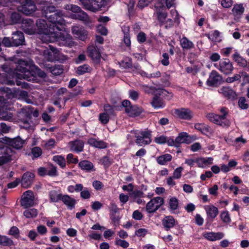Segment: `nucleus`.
I'll use <instances>...</instances> for the list:
<instances>
[{
  "instance_id": "42",
  "label": "nucleus",
  "mask_w": 249,
  "mask_h": 249,
  "mask_svg": "<svg viewBox=\"0 0 249 249\" xmlns=\"http://www.w3.org/2000/svg\"><path fill=\"white\" fill-rule=\"evenodd\" d=\"M194 127L196 130H198L204 135H206L210 132V127L204 124H196Z\"/></svg>"
},
{
  "instance_id": "22",
  "label": "nucleus",
  "mask_w": 249,
  "mask_h": 249,
  "mask_svg": "<svg viewBox=\"0 0 249 249\" xmlns=\"http://www.w3.org/2000/svg\"><path fill=\"white\" fill-rule=\"evenodd\" d=\"M205 209L207 215V220H210L211 222H213L218 214V208L212 205L206 206Z\"/></svg>"
},
{
  "instance_id": "23",
  "label": "nucleus",
  "mask_w": 249,
  "mask_h": 249,
  "mask_svg": "<svg viewBox=\"0 0 249 249\" xmlns=\"http://www.w3.org/2000/svg\"><path fill=\"white\" fill-rule=\"evenodd\" d=\"M72 33L74 36L82 41H85L87 37V32L81 27L73 26L71 29Z\"/></svg>"
},
{
  "instance_id": "54",
  "label": "nucleus",
  "mask_w": 249,
  "mask_h": 249,
  "mask_svg": "<svg viewBox=\"0 0 249 249\" xmlns=\"http://www.w3.org/2000/svg\"><path fill=\"white\" fill-rule=\"evenodd\" d=\"M10 18L13 24L19 23L23 21L21 19V15L17 12L12 13Z\"/></svg>"
},
{
  "instance_id": "14",
  "label": "nucleus",
  "mask_w": 249,
  "mask_h": 249,
  "mask_svg": "<svg viewBox=\"0 0 249 249\" xmlns=\"http://www.w3.org/2000/svg\"><path fill=\"white\" fill-rule=\"evenodd\" d=\"M22 26L25 32L29 35L36 34V29L33 20L27 18L22 21Z\"/></svg>"
},
{
  "instance_id": "13",
  "label": "nucleus",
  "mask_w": 249,
  "mask_h": 249,
  "mask_svg": "<svg viewBox=\"0 0 249 249\" xmlns=\"http://www.w3.org/2000/svg\"><path fill=\"white\" fill-rule=\"evenodd\" d=\"M3 143H5L10 146L16 149H20L22 146L24 142V141L21 139V138L19 137H17L13 139H11L8 137H5L3 139Z\"/></svg>"
},
{
  "instance_id": "3",
  "label": "nucleus",
  "mask_w": 249,
  "mask_h": 249,
  "mask_svg": "<svg viewBox=\"0 0 249 249\" xmlns=\"http://www.w3.org/2000/svg\"><path fill=\"white\" fill-rule=\"evenodd\" d=\"M46 76V73L35 65L31 64L30 69L27 73L25 74L24 79L28 81L37 82L38 77L45 78Z\"/></svg>"
},
{
  "instance_id": "51",
  "label": "nucleus",
  "mask_w": 249,
  "mask_h": 249,
  "mask_svg": "<svg viewBox=\"0 0 249 249\" xmlns=\"http://www.w3.org/2000/svg\"><path fill=\"white\" fill-rule=\"evenodd\" d=\"M119 64L122 67L125 69L132 68L133 67L132 58L129 57L122 60Z\"/></svg>"
},
{
  "instance_id": "53",
  "label": "nucleus",
  "mask_w": 249,
  "mask_h": 249,
  "mask_svg": "<svg viewBox=\"0 0 249 249\" xmlns=\"http://www.w3.org/2000/svg\"><path fill=\"white\" fill-rule=\"evenodd\" d=\"M20 75V76H19V78H15V83H16L17 86H20L23 89H28L30 88L29 84L26 82L21 81V77L24 78V76L21 74Z\"/></svg>"
},
{
  "instance_id": "21",
  "label": "nucleus",
  "mask_w": 249,
  "mask_h": 249,
  "mask_svg": "<svg viewBox=\"0 0 249 249\" xmlns=\"http://www.w3.org/2000/svg\"><path fill=\"white\" fill-rule=\"evenodd\" d=\"M87 53L89 57L93 60L99 63L101 59V54L99 50L94 46H89L87 48Z\"/></svg>"
},
{
  "instance_id": "36",
  "label": "nucleus",
  "mask_w": 249,
  "mask_h": 249,
  "mask_svg": "<svg viewBox=\"0 0 249 249\" xmlns=\"http://www.w3.org/2000/svg\"><path fill=\"white\" fill-rule=\"evenodd\" d=\"M189 136L186 132H181L178 134V136L175 139V142L177 145L176 147H179L180 144L186 143L188 141Z\"/></svg>"
},
{
  "instance_id": "48",
  "label": "nucleus",
  "mask_w": 249,
  "mask_h": 249,
  "mask_svg": "<svg viewBox=\"0 0 249 249\" xmlns=\"http://www.w3.org/2000/svg\"><path fill=\"white\" fill-rule=\"evenodd\" d=\"M91 69L89 65L84 64L77 67L76 73L79 75H83L86 72H90Z\"/></svg>"
},
{
  "instance_id": "62",
  "label": "nucleus",
  "mask_w": 249,
  "mask_h": 249,
  "mask_svg": "<svg viewBox=\"0 0 249 249\" xmlns=\"http://www.w3.org/2000/svg\"><path fill=\"white\" fill-rule=\"evenodd\" d=\"M241 81V75L239 74H235L232 77H228L226 79V82L228 83H231L235 81Z\"/></svg>"
},
{
  "instance_id": "10",
  "label": "nucleus",
  "mask_w": 249,
  "mask_h": 249,
  "mask_svg": "<svg viewBox=\"0 0 249 249\" xmlns=\"http://www.w3.org/2000/svg\"><path fill=\"white\" fill-rule=\"evenodd\" d=\"M174 115L182 120L190 121L193 118V112L188 108L181 107L174 109Z\"/></svg>"
},
{
  "instance_id": "57",
  "label": "nucleus",
  "mask_w": 249,
  "mask_h": 249,
  "mask_svg": "<svg viewBox=\"0 0 249 249\" xmlns=\"http://www.w3.org/2000/svg\"><path fill=\"white\" fill-rule=\"evenodd\" d=\"M104 110L105 111V113L108 114V115L113 116L115 115V111L113 107L109 104L104 105Z\"/></svg>"
},
{
  "instance_id": "15",
  "label": "nucleus",
  "mask_w": 249,
  "mask_h": 249,
  "mask_svg": "<svg viewBox=\"0 0 249 249\" xmlns=\"http://www.w3.org/2000/svg\"><path fill=\"white\" fill-rule=\"evenodd\" d=\"M14 64L16 71L17 73L18 71L23 73L24 77H25V74L27 73L28 70L30 69V67L31 65L29 62L23 59H19L17 63Z\"/></svg>"
},
{
  "instance_id": "9",
  "label": "nucleus",
  "mask_w": 249,
  "mask_h": 249,
  "mask_svg": "<svg viewBox=\"0 0 249 249\" xmlns=\"http://www.w3.org/2000/svg\"><path fill=\"white\" fill-rule=\"evenodd\" d=\"M223 83L222 76L216 71L213 70L209 74L206 81L207 85L209 87H217Z\"/></svg>"
},
{
  "instance_id": "37",
  "label": "nucleus",
  "mask_w": 249,
  "mask_h": 249,
  "mask_svg": "<svg viewBox=\"0 0 249 249\" xmlns=\"http://www.w3.org/2000/svg\"><path fill=\"white\" fill-rule=\"evenodd\" d=\"M180 45L183 50H188L195 47L194 44L186 37H183L180 41Z\"/></svg>"
},
{
  "instance_id": "58",
  "label": "nucleus",
  "mask_w": 249,
  "mask_h": 249,
  "mask_svg": "<svg viewBox=\"0 0 249 249\" xmlns=\"http://www.w3.org/2000/svg\"><path fill=\"white\" fill-rule=\"evenodd\" d=\"M130 196L131 197L135 199L137 198H142L145 196L143 192L141 190H133Z\"/></svg>"
},
{
  "instance_id": "19",
  "label": "nucleus",
  "mask_w": 249,
  "mask_h": 249,
  "mask_svg": "<svg viewBox=\"0 0 249 249\" xmlns=\"http://www.w3.org/2000/svg\"><path fill=\"white\" fill-rule=\"evenodd\" d=\"M1 69L3 73L9 74L10 76H12V77H18V76H20V74H18L16 71L14 64L13 63H5L1 66Z\"/></svg>"
},
{
  "instance_id": "45",
  "label": "nucleus",
  "mask_w": 249,
  "mask_h": 249,
  "mask_svg": "<svg viewBox=\"0 0 249 249\" xmlns=\"http://www.w3.org/2000/svg\"><path fill=\"white\" fill-rule=\"evenodd\" d=\"M124 33V42L125 45L130 47L131 46V40L129 35V29L128 27H124V29H123Z\"/></svg>"
},
{
  "instance_id": "24",
  "label": "nucleus",
  "mask_w": 249,
  "mask_h": 249,
  "mask_svg": "<svg viewBox=\"0 0 249 249\" xmlns=\"http://www.w3.org/2000/svg\"><path fill=\"white\" fill-rule=\"evenodd\" d=\"M87 144L91 146L98 149H105L107 147V143L103 140L94 138H90L87 141Z\"/></svg>"
},
{
  "instance_id": "2",
  "label": "nucleus",
  "mask_w": 249,
  "mask_h": 249,
  "mask_svg": "<svg viewBox=\"0 0 249 249\" xmlns=\"http://www.w3.org/2000/svg\"><path fill=\"white\" fill-rule=\"evenodd\" d=\"M173 0H158L155 4L154 15L160 27L167 19L168 16L167 9L173 6Z\"/></svg>"
},
{
  "instance_id": "20",
  "label": "nucleus",
  "mask_w": 249,
  "mask_h": 249,
  "mask_svg": "<svg viewBox=\"0 0 249 249\" xmlns=\"http://www.w3.org/2000/svg\"><path fill=\"white\" fill-rule=\"evenodd\" d=\"M221 92L228 99L234 101L237 99V94L232 89L229 87H223L221 89Z\"/></svg>"
},
{
  "instance_id": "46",
  "label": "nucleus",
  "mask_w": 249,
  "mask_h": 249,
  "mask_svg": "<svg viewBox=\"0 0 249 249\" xmlns=\"http://www.w3.org/2000/svg\"><path fill=\"white\" fill-rule=\"evenodd\" d=\"M38 214V211L35 208L28 209L24 211L23 215L27 218L36 217Z\"/></svg>"
},
{
  "instance_id": "55",
  "label": "nucleus",
  "mask_w": 249,
  "mask_h": 249,
  "mask_svg": "<svg viewBox=\"0 0 249 249\" xmlns=\"http://www.w3.org/2000/svg\"><path fill=\"white\" fill-rule=\"evenodd\" d=\"M207 117L211 122L220 125V122L219 120V115L214 114L213 113H209L207 115Z\"/></svg>"
},
{
  "instance_id": "17",
  "label": "nucleus",
  "mask_w": 249,
  "mask_h": 249,
  "mask_svg": "<svg viewBox=\"0 0 249 249\" xmlns=\"http://www.w3.org/2000/svg\"><path fill=\"white\" fill-rule=\"evenodd\" d=\"M11 39L14 47L23 45L25 42L24 34L21 31H18L13 33Z\"/></svg>"
},
{
  "instance_id": "52",
  "label": "nucleus",
  "mask_w": 249,
  "mask_h": 249,
  "mask_svg": "<svg viewBox=\"0 0 249 249\" xmlns=\"http://www.w3.org/2000/svg\"><path fill=\"white\" fill-rule=\"evenodd\" d=\"M249 100H247L245 97H241L238 100V105L242 109H247L249 107Z\"/></svg>"
},
{
  "instance_id": "64",
  "label": "nucleus",
  "mask_w": 249,
  "mask_h": 249,
  "mask_svg": "<svg viewBox=\"0 0 249 249\" xmlns=\"http://www.w3.org/2000/svg\"><path fill=\"white\" fill-rule=\"evenodd\" d=\"M151 199L154 202L155 206L159 207V209L164 204V199L161 197L157 196L153 198H152Z\"/></svg>"
},
{
  "instance_id": "12",
  "label": "nucleus",
  "mask_w": 249,
  "mask_h": 249,
  "mask_svg": "<svg viewBox=\"0 0 249 249\" xmlns=\"http://www.w3.org/2000/svg\"><path fill=\"white\" fill-rule=\"evenodd\" d=\"M23 196L21 199V205L25 208L32 206L35 198L33 192L31 190L26 191L23 193Z\"/></svg>"
},
{
  "instance_id": "25",
  "label": "nucleus",
  "mask_w": 249,
  "mask_h": 249,
  "mask_svg": "<svg viewBox=\"0 0 249 249\" xmlns=\"http://www.w3.org/2000/svg\"><path fill=\"white\" fill-rule=\"evenodd\" d=\"M203 236L204 238L210 241H215L219 240L224 237V234L223 232H205L203 233Z\"/></svg>"
},
{
  "instance_id": "38",
  "label": "nucleus",
  "mask_w": 249,
  "mask_h": 249,
  "mask_svg": "<svg viewBox=\"0 0 249 249\" xmlns=\"http://www.w3.org/2000/svg\"><path fill=\"white\" fill-rule=\"evenodd\" d=\"M169 210L171 213H175L176 211L179 208V201L176 197H172L169 201Z\"/></svg>"
},
{
  "instance_id": "1",
  "label": "nucleus",
  "mask_w": 249,
  "mask_h": 249,
  "mask_svg": "<svg viewBox=\"0 0 249 249\" xmlns=\"http://www.w3.org/2000/svg\"><path fill=\"white\" fill-rule=\"evenodd\" d=\"M38 8L42 17L47 18L50 23L48 24L44 19H37L36 22V34L49 35L57 40L70 38V35L64 32L65 20L61 11H56L55 6L47 3H40Z\"/></svg>"
},
{
  "instance_id": "41",
  "label": "nucleus",
  "mask_w": 249,
  "mask_h": 249,
  "mask_svg": "<svg viewBox=\"0 0 249 249\" xmlns=\"http://www.w3.org/2000/svg\"><path fill=\"white\" fill-rule=\"evenodd\" d=\"M50 71L54 75H60L64 72V66L62 64L54 65L50 68Z\"/></svg>"
},
{
  "instance_id": "16",
  "label": "nucleus",
  "mask_w": 249,
  "mask_h": 249,
  "mask_svg": "<svg viewBox=\"0 0 249 249\" xmlns=\"http://www.w3.org/2000/svg\"><path fill=\"white\" fill-rule=\"evenodd\" d=\"M35 177V174L32 172L27 171L24 173L20 179L22 187L25 188L30 187L33 182Z\"/></svg>"
},
{
  "instance_id": "35",
  "label": "nucleus",
  "mask_w": 249,
  "mask_h": 249,
  "mask_svg": "<svg viewBox=\"0 0 249 249\" xmlns=\"http://www.w3.org/2000/svg\"><path fill=\"white\" fill-rule=\"evenodd\" d=\"M6 147L4 146L0 147V153L4 155L0 157V165H2L11 160V156L7 153Z\"/></svg>"
},
{
  "instance_id": "5",
  "label": "nucleus",
  "mask_w": 249,
  "mask_h": 249,
  "mask_svg": "<svg viewBox=\"0 0 249 249\" xmlns=\"http://www.w3.org/2000/svg\"><path fill=\"white\" fill-rule=\"evenodd\" d=\"M122 105L125 108V112L131 117H135L139 116L143 111L142 107L137 105H132L131 102L127 100H124Z\"/></svg>"
},
{
  "instance_id": "26",
  "label": "nucleus",
  "mask_w": 249,
  "mask_h": 249,
  "mask_svg": "<svg viewBox=\"0 0 249 249\" xmlns=\"http://www.w3.org/2000/svg\"><path fill=\"white\" fill-rule=\"evenodd\" d=\"M70 145L71 151L79 153L84 150V143L81 140H76L70 142Z\"/></svg>"
},
{
  "instance_id": "29",
  "label": "nucleus",
  "mask_w": 249,
  "mask_h": 249,
  "mask_svg": "<svg viewBox=\"0 0 249 249\" xmlns=\"http://www.w3.org/2000/svg\"><path fill=\"white\" fill-rule=\"evenodd\" d=\"M232 58L234 62L237 63L238 66L244 68L247 67V60L243 57L237 52H235L232 55Z\"/></svg>"
},
{
  "instance_id": "4",
  "label": "nucleus",
  "mask_w": 249,
  "mask_h": 249,
  "mask_svg": "<svg viewBox=\"0 0 249 249\" xmlns=\"http://www.w3.org/2000/svg\"><path fill=\"white\" fill-rule=\"evenodd\" d=\"M151 132L150 131H136L135 137L136 138L135 143L139 145L149 144L151 142Z\"/></svg>"
},
{
  "instance_id": "30",
  "label": "nucleus",
  "mask_w": 249,
  "mask_h": 249,
  "mask_svg": "<svg viewBox=\"0 0 249 249\" xmlns=\"http://www.w3.org/2000/svg\"><path fill=\"white\" fill-rule=\"evenodd\" d=\"M18 77H12L10 76V74L7 73H0V82L2 84H5L7 85H15V78H19Z\"/></svg>"
},
{
  "instance_id": "32",
  "label": "nucleus",
  "mask_w": 249,
  "mask_h": 249,
  "mask_svg": "<svg viewBox=\"0 0 249 249\" xmlns=\"http://www.w3.org/2000/svg\"><path fill=\"white\" fill-rule=\"evenodd\" d=\"M151 104L154 108H162L165 106V104L162 98L155 95L153 97Z\"/></svg>"
},
{
  "instance_id": "60",
  "label": "nucleus",
  "mask_w": 249,
  "mask_h": 249,
  "mask_svg": "<svg viewBox=\"0 0 249 249\" xmlns=\"http://www.w3.org/2000/svg\"><path fill=\"white\" fill-rule=\"evenodd\" d=\"M67 162L69 164L73 163L77 164L79 163V160L77 157H74V155L72 153H69L67 155Z\"/></svg>"
},
{
  "instance_id": "18",
  "label": "nucleus",
  "mask_w": 249,
  "mask_h": 249,
  "mask_svg": "<svg viewBox=\"0 0 249 249\" xmlns=\"http://www.w3.org/2000/svg\"><path fill=\"white\" fill-rule=\"evenodd\" d=\"M71 17L73 19H78L82 21L85 25H90L92 22L88 14L81 10L80 12L76 14H72Z\"/></svg>"
},
{
  "instance_id": "47",
  "label": "nucleus",
  "mask_w": 249,
  "mask_h": 249,
  "mask_svg": "<svg viewBox=\"0 0 249 249\" xmlns=\"http://www.w3.org/2000/svg\"><path fill=\"white\" fill-rule=\"evenodd\" d=\"M206 36L210 40L213 42H219L220 40L219 39L220 36V32L218 30H214L211 34H206Z\"/></svg>"
},
{
  "instance_id": "33",
  "label": "nucleus",
  "mask_w": 249,
  "mask_h": 249,
  "mask_svg": "<svg viewBox=\"0 0 249 249\" xmlns=\"http://www.w3.org/2000/svg\"><path fill=\"white\" fill-rule=\"evenodd\" d=\"M79 167L87 172H91L94 168L93 164L88 160H83L78 163Z\"/></svg>"
},
{
  "instance_id": "31",
  "label": "nucleus",
  "mask_w": 249,
  "mask_h": 249,
  "mask_svg": "<svg viewBox=\"0 0 249 249\" xmlns=\"http://www.w3.org/2000/svg\"><path fill=\"white\" fill-rule=\"evenodd\" d=\"M62 198L61 201L67 206L68 209L71 210L75 208L76 200L74 198L68 195H64Z\"/></svg>"
},
{
  "instance_id": "27",
  "label": "nucleus",
  "mask_w": 249,
  "mask_h": 249,
  "mask_svg": "<svg viewBox=\"0 0 249 249\" xmlns=\"http://www.w3.org/2000/svg\"><path fill=\"white\" fill-rule=\"evenodd\" d=\"M176 222L173 216L168 215L162 220V225L166 231H168L175 226Z\"/></svg>"
},
{
  "instance_id": "8",
  "label": "nucleus",
  "mask_w": 249,
  "mask_h": 249,
  "mask_svg": "<svg viewBox=\"0 0 249 249\" xmlns=\"http://www.w3.org/2000/svg\"><path fill=\"white\" fill-rule=\"evenodd\" d=\"M43 54L48 61H57L60 58L58 50L52 45H49V49H45L43 52Z\"/></svg>"
},
{
  "instance_id": "6",
  "label": "nucleus",
  "mask_w": 249,
  "mask_h": 249,
  "mask_svg": "<svg viewBox=\"0 0 249 249\" xmlns=\"http://www.w3.org/2000/svg\"><path fill=\"white\" fill-rule=\"evenodd\" d=\"M40 4L39 3L37 7H36L34 2L32 0H24L20 7H19V11L26 15H30L34 12L40 10L38 8V5Z\"/></svg>"
},
{
  "instance_id": "39",
  "label": "nucleus",
  "mask_w": 249,
  "mask_h": 249,
  "mask_svg": "<svg viewBox=\"0 0 249 249\" xmlns=\"http://www.w3.org/2000/svg\"><path fill=\"white\" fill-rule=\"evenodd\" d=\"M53 160L61 168L66 167V161L65 157L62 155H58L53 156Z\"/></svg>"
},
{
  "instance_id": "34",
  "label": "nucleus",
  "mask_w": 249,
  "mask_h": 249,
  "mask_svg": "<svg viewBox=\"0 0 249 249\" xmlns=\"http://www.w3.org/2000/svg\"><path fill=\"white\" fill-rule=\"evenodd\" d=\"M63 195L62 194L58 193L56 190H52L49 192V197L51 202H58L61 201Z\"/></svg>"
},
{
  "instance_id": "50",
  "label": "nucleus",
  "mask_w": 249,
  "mask_h": 249,
  "mask_svg": "<svg viewBox=\"0 0 249 249\" xmlns=\"http://www.w3.org/2000/svg\"><path fill=\"white\" fill-rule=\"evenodd\" d=\"M14 245L12 240L6 236L0 235V245L10 247Z\"/></svg>"
},
{
  "instance_id": "28",
  "label": "nucleus",
  "mask_w": 249,
  "mask_h": 249,
  "mask_svg": "<svg viewBox=\"0 0 249 249\" xmlns=\"http://www.w3.org/2000/svg\"><path fill=\"white\" fill-rule=\"evenodd\" d=\"M245 11V8L242 3L235 4L232 9L234 18L239 20Z\"/></svg>"
},
{
  "instance_id": "59",
  "label": "nucleus",
  "mask_w": 249,
  "mask_h": 249,
  "mask_svg": "<svg viewBox=\"0 0 249 249\" xmlns=\"http://www.w3.org/2000/svg\"><path fill=\"white\" fill-rule=\"evenodd\" d=\"M31 153L33 156V159L37 158L42 155V151L40 147L36 146L32 148Z\"/></svg>"
},
{
  "instance_id": "44",
  "label": "nucleus",
  "mask_w": 249,
  "mask_h": 249,
  "mask_svg": "<svg viewBox=\"0 0 249 249\" xmlns=\"http://www.w3.org/2000/svg\"><path fill=\"white\" fill-rule=\"evenodd\" d=\"M158 209H159V207L155 206L151 199L147 202L145 206L146 211L149 213H156Z\"/></svg>"
},
{
  "instance_id": "40",
  "label": "nucleus",
  "mask_w": 249,
  "mask_h": 249,
  "mask_svg": "<svg viewBox=\"0 0 249 249\" xmlns=\"http://www.w3.org/2000/svg\"><path fill=\"white\" fill-rule=\"evenodd\" d=\"M172 156L169 154H165L157 157V161L160 165H165L167 162L170 161Z\"/></svg>"
},
{
  "instance_id": "61",
  "label": "nucleus",
  "mask_w": 249,
  "mask_h": 249,
  "mask_svg": "<svg viewBox=\"0 0 249 249\" xmlns=\"http://www.w3.org/2000/svg\"><path fill=\"white\" fill-rule=\"evenodd\" d=\"M115 244L124 249L128 248L129 246V244L127 241L118 238H116Z\"/></svg>"
},
{
  "instance_id": "43",
  "label": "nucleus",
  "mask_w": 249,
  "mask_h": 249,
  "mask_svg": "<svg viewBox=\"0 0 249 249\" xmlns=\"http://www.w3.org/2000/svg\"><path fill=\"white\" fill-rule=\"evenodd\" d=\"M94 10L100 9L105 4V0H88Z\"/></svg>"
},
{
  "instance_id": "7",
  "label": "nucleus",
  "mask_w": 249,
  "mask_h": 249,
  "mask_svg": "<svg viewBox=\"0 0 249 249\" xmlns=\"http://www.w3.org/2000/svg\"><path fill=\"white\" fill-rule=\"evenodd\" d=\"M214 66L221 72L226 75L231 73L234 69L232 63L228 58L221 59L219 64H214Z\"/></svg>"
},
{
  "instance_id": "11",
  "label": "nucleus",
  "mask_w": 249,
  "mask_h": 249,
  "mask_svg": "<svg viewBox=\"0 0 249 249\" xmlns=\"http://www.w3.org/2000/svg\"><path fill=\"white\" fill-rule=\"evenodd\" d=\"M6 100L0 96V114L5 120H9L13 117V114L7 111Z\"/></svg>"
},
{
  "instance_id": "56",
  "label": "nucleus",
  "mask_w": 249,
  "mask_h": 249,
  "mask_svg": "<svg viewBox=\"0 0 249 249\" xmlns=\"http://www.w3.org/2000/svg\"><path fill=\"white\" fill-rule=\"evenodd\" d=\"M110 119V116L106 113L103 112L99 114V120L102 124H107Z\"/></svg>"
},
{
  "instance_id": "63",
  "label": "nucleus",
  "mask_w": 249,
  "mask_h": 249,
  "mask_svg": "<svg viewBox=\"0 0 249 249\" xmlns=\"http://www.w3.org/2000/svg\"><path fill=\"white\" fill-rule=\"evenodd\" d=\"M148 232L146 229L140 228L135 232V235L139 237H144Z\"/></svg>"
},
{
  "instance_id": "49",
  "label": "nucleus",
  "mask_w": 249,
  "mask_h": 249,
  "mask_svg": "<svg viewBox=\"0 0 249 249\" xmlns=\"http://www.w3.org/2000/svg\"><path fill=\"white\" fill-rule=\"evenodd\" d=\"M228 115V112H225L223 114L221 115H219V120L220 124V126L222 127H229L231 124V122L226 119V116Z\"/></svg>"
}]
</instances>
